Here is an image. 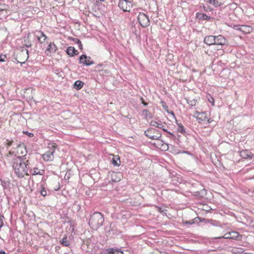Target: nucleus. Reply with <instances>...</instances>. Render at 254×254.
I'll use <instances>...</instances> for the list:
<instances>
[{
	"label": "nucleus",
	"mask_w": 254,
	"mask_h": 254,
	"mask_svg": "<svg viewBox=\"0 0 254 254\" xmlns=\"http://www.w3.org/2000/svg\"><path fill=\"white\" fill-rule=\"evenodd\" d=\"M12 167L14 172L19 178L24 177L27 175L28 169L33 167L32 160L26 157L15 156L12 160Z\"/></svg>",
	"instance_id": "f257e3e1"
},
{
	"label": "nucleus",
	"mask_w": 254,
	"mask_h": 254,
	"mask_svg": "<svg viewBox=\"0 0 254 254\" xmlns=\"http://www.w3.org/2000/svg\"><path fill=\"white\" fill-rule=\"evenodd\" d=\"M104 221L103 215L99 212H95L89 220V224L93 229L97 230L102 226Z\"/></svg>",
	"instance_id": "f03ea898"
},
{
	"label": "nucleus",
	"mask_w": 254,
	"mask_h": 254,
	"mask_svg": "<svg viewBox=\"0 0 254 254\" xmlns=\"http://www.w3.org/2000/svg\"><path fill=\"white\" fill-rule=\"evenodd\" d=\"M57 146V144L54 142L48 144V147L49 150L43 155L44 160L46 161H51L54 159V154Z\"/></svg>",
	"instance_id": "7ed1b4c3"
},
{
	"label": "nucleus",
	"mask_w": 254,
	"mask_h": 254,
	"mask_svg": "<svg viewBox=\"0 0 254 254\" xmlns=\"http://www.w3.org/2000/svg\"><path fill=\"white\" fill-rule=\"evenodd\" d=\"M193 116L196 118V120L199 124H202L205 121L210 123L211 121L207 117V113L205 112H199L195 111Z\"/></svg>",
	"instance_id": "20e7f679"
},
{
	"label": "nucleus",
	"mask_w": 254,
	"mask_h": 254,
	"mask_svg": "<svg viewBox=\"0 0 254 254\" xmlns=\"http://www.w3.org/2000/svg\"><path fill=\"white\" fill-rule=\"evenodd\" d=\"M14 149L16 150L15 156L17 155V156H20V155H21L22 156L21 157L22 158L26 156L27 150L24 143L21 142L18 144H16Z\"/></svg>",
	"instance_id": "39448f33"
},
{
	"label": "nucleus",
	"mask_w": 254,
	"mask_h": 254,
	"mask_svg": "<svg viewBox=\"0 0 254 254\" xmlns=\"http://www.w3.org/2000/svg\"><path fill=\"white\" fill-rule=\"evenodd\" d=\"M137 19L140 25L143 27L148 26L150 24L148 17L143 12H139Z\"/></svg>",
	"instance_id": "423d86ee"
},
{
	"label": "nucleus",
	"mask_w": 254,
	"mask_h": 254,
	"mask_svg": "<svg viewBox=\"0 0 254 254\" xmlns=\"http://www.w3.org/2000/svg\"><path fill=\"white\" fill-rule=\"evenodd\" d=\"M118 6L124 11H129L132 7L130 1L127 0H119Z\"/></svg>",
	"instance_id": "0eeeda50"
},
{
	"label": "nucleus",
	"mask_w": 254,
	"mask_h": 254,
	"mask_svg": "<svg viewBox=\"0 0 254 254\" xmlns=\"http://www.w3.org/2000/svg\"><path fill=\"white\" fill-rule=\"evenodd\" d=\"M79 64L88 66L93 64V62L91 60L90 57L82 55L79 58Z\"/></svg>",
	"instance_id": "6e6552de"
},
{
	"label": "nucleus",
	"mask_w": 254,
	"mask_h": 254,
	"mask_svg": "<svg viewBox=\"0 0 254 254\" xmlns=\"http://www.w3.org/2000/svg\"><path fill=\"white\" fill-rule=\"evenodd\" d=\"M28 170L27 175H42L44 173L43 170H39L37 167H34L33 165V167L29 168Z\"/></svg>",
	"instance_id": "1a4fd4ad"
},
{
	"label": "nucleus",
	"mask_w": 254,
	"mask_h": 254,
	"mask_svg": "<svg viewBox=\"0 0 254 254\" xmlns=\"http://www.w3.org/2000/svg\"><path fill=\"white\" fill-rule=\"evenodd\" d=\"M215 45L218 46H223L227 44V40L222 35H218L215 36Z\"/></svg>",
	"instance_id": "9d476101"
},
{
	"label": "nucleus",
	"mask_w": 254,
	"mask_h": 254,
	"mask_svg": "<svg viewBox=\"0 0 254 254\" xmlns=\"http://www.w3.org/2000/svg\"><path fill=\"white\" fill-rule=\"evenodd\" d=\"M153 131H154V129H149L147 131H145L144 133L145 135L149 138L152 139H159V138L161 136V133L156 132L155 134H152V132Z\"/></svg>",
	"instance_id": "9b49d317"
},
{
	"label": "nucleus",
	"mask_w": 254,
	"mask_h": 254,
	"mask_svg": "<svg viewBox=\"0 0 254 254\" xmlns=\"http://www.w3.org/2000/svg\"><path fill=\"white\" fill-rule=\"evenodd\" d=\"M57 49V46L55 44V43L51 42L49 44L46 50L45 51V54L47 56H50L51 54L55 53Z\"/></svg>",
	"instance_id": "f8f14e48"
},
{
	"label": "nucleus",
	"mask_w": 254,
	"mask_h": 254,
	"mask_svg": "<svg viewBox=\"0 0 254 254\" xmlns=\"http://www.w3.org/2000/svg\"><path fill=\"white\" fill-rule=\"evenodd\" d=\"M35 36L37 38L38 41L40 43H44L47 39L46 36L41 31H36L35 32Z\"/></svg>",
	"instance_id": "ddd939ff"
},
{
	"label": "nucleus",
	"mask_w": 254,
	"mask_h": 254,
	"mask_svg": "<svg viewBox=\"0 0 254 254\" xmlns=\"http://www.w3.org/2000/svg\"><path fill=\"white\" fill-rule=\"evenodd\" d=\"M215 36L210 35L206 36L204 39V42L207 45H215Z\"/></svg>",
	"instance_id": "4468645a"
},
{
	"label": "nucleus",
	"mask_w": 254,
	"mask_h": 254,
	"mask_svg": "<svg viewBox=\"0 0 254 254\" xmlns=\"http://www.w3.org/2000/svg\"><path fill=\"white\" fill-rule=\"evenodd\" d=\"M240 156L244 159H252L253 154L248 150H245L240 152Z\"/></svg>",
	"instance_id": "2eb2a0df"
},
{
	"label": "nucleus",
	"mask_w": 254,
	"mask_h": 254,
	"mask_svg": "<svg viewBox=\"0 0 254 254\" xmlns=\"http://www.w3.org/2000/svg\"><path fill=\"white\" fill-rule=\"evenodd\" d=\"M122 174L121 173L113 172L111 174L112 180L113 182H119L121 180Z\"/></svg>",
	"instance_id": "dca6fc26"
},
{
	"label": "nucleus",
	"mask_w": 254,
	"mask_h": 254,
	"mask_svg": "<svg viewBox=\"0 0 254 254\" xmlns=\"http://www.w3.org/2000/svg\"><path fill=\"white\" fill-rule=\"evenodd\" d=\"M238 29L245 33H249L252 31V28L247 25H241Z\"/></svg>",
	"instance_id": "f3484780"
},
{
	"label": "nucleus",
	"mask_w": 254,
	"mask_h": 254,
	"mask_svg": "<svg viewBox=\"0 0 254 254\" xmlns=\"http://www.w3.org/2000/svg\"><path fill=\"white\" fill-rule=\"evenodd\" d=\"M66 53L70 56H73L74 55H76L78 54V51L72 47H68L66 50Z\"/></svg>",
	"instance_id": "a211bd4d"
},
{
	"label": "nucleus",
	"mask_w": 254,
	"mask_h": 254,
	"mask_svg": "<svg viewBox=\"0 0 254 254\" xmlns=\"http://www.w3.org/2000/svg\"><path fill=\"white\" fill-rule=\"evenodd\" d=\"M238 233L235 232H231L229 233H227L224 235L223 237H219V238H224V239H234V238H237L238 236Z\"/></svg>",
	"instance_id": "6ab92c4d"
},
{
	"label": "nucleus",
	"mask_w": 254,
	"mask_h": 254,
	"mask_svg": "<svg viewBox=\"0 0 254 254\" xmlns=\"http://www.w3.org/2000/svg\"><path fill=\"white\" fill-rule=\"evenodd\" d=\"M84 85V83L80 80L76 81L74 84V88L76 90L81 89Z\"/></svg>",
	"instance_id": "aec40b11"
},
{
	"label": "nucleus",
	"mask_w": 254,
	"mask_h": 254,
	"mask_svg": "<svg viewBox=\"0 0 254 254\" xmlns=\"http://www.w3.org/2000/svg\"><path fill=\"white\" fill-rule=\"evenodd\" d=\"M112 164L114 166H119L121 163L120 157L119 156H114L112 161Z\"/></svg>",
	"instance_id": "412c9836"
},
{
	"label": "nucleus",
	"mask_w": 254,
	"mask_h": 254,
	"mask_svg": "<svg viewBox=\"0 0 254 254\" xmlns=\"http://www.w3.org/2000/svg\"><path fill=\"white\" fill-rule=\"evenodd\" d=\"M150 124L151 126H154L158 128H162L163 127V125H162L161 122H158L154 120L151 121L150 123Z\"/></svg>",
	"instance_id": "4be33fe9"
},
{
	"label": "nucleus",
	"mask_w": 254,
	"mask_h": 254,
	"mask_svg": "<svg viewBox=\"0 0 254 254\" xmlns=\"http://www.w3.org/2000/svg\"><path fill=\"white\" fill-rule=\"evenodd\" d=\"M30 35V33H28L27 34V37H24V45L26 47H30L31 46V43L30 41L29 40V37Z\"/></svg>",
	"instance_id": "5701e85b"
},
{
	"label": "nucleus",
	"mask_w": 254,
	"mask_h": 254,
	"mask_svg": "<svg viewBox=\"0 0 254 254\" xmlns=\"http://www.w3.org/2000/svg\"><path fill=\"white\" fill-rule=\"evenodd\" d=\"M207 2L216 7L222 5V2H219L217 0H207Z\"/></svg>",
	"instance_id": "b1692460"
},
{
	"label": "nucleus",
	"mask_w": 254,
	"mask_h": 254,
	"mask_svg": "<svg viewBox=\"0 0 254 254\" xmlns=\"http://www.w3.org/2000/svg\"><path fill=\"white\" fill-rule=\"evenodd\" d=\"M20 55L23 56L24 59L27 60L28 58V51L27 49L23 48L21 50L20 53Z\"/></svg>",
	"instance_id": "393cba45"
},
{
	"label": "nucleus",
	"mask_w": 254,
	"mask_h": 254,
	"mask_svg": "<svg viewBox=\"0 0 254 254\" xmlns=\"http://www.w3.org/2000/svg\"><path fill=\"white\" fill-rule=\"evenodd\" d=\"M109 250L110 254H124L123 252L121 251L115 250L114 249H110Z\"/></svg>",
	"instance_id": "a878e982"
},
{
	"label": "nucleus",
	"mask_w": 254,
	"mask_h": 254,
	"mask_svg": "<svg viewBox=\"0 0 254 254\" xmlns=\"http://www.w3.org/2000/svg\"><path fill=\"white\" fill-rule=\"evenodd\" d=\"M61 243L64 246H68L69 245V241L67 238L65 237H64L61 241Z\"/></svg>",
	"instance_id": "bb28decb"
},
{
	"label": "nucleus",
	"mask_w": 254,
	"mask_h": 254,
	"mask_svg": "<svg viewBox=\"0 0 254 254\" xmlns=\"http://www.w3.org/2000/svg\"><path fill=\"white\" fill-rule=\"evenodd\" d=\"M197 17L200 19L203 20H208L210 18V17L207 16L206 14H201L199 15H197Z\"/></svg>",
	"instance_id": "cd10ccee"
},
{
	"label": "nucleus",
	"mask_w": 254,
	"mask_h": 254,
	"mask_svg": "<svg viewBox=\"0 0 254 254\" xmlns=\"http://www.w3.org/2000/svg\"><path fill=\"white\" fill-rule=\"evenodd\" d=\"M178 131L181 133H184L185 132V128L184 126L181 124H178Z\"/></svg>",
	"instance_id": "c85d7f7f"
},
{
	"label": "nucleus",
	"mask_w": 254,
	"mask_h": 254,
	"mask_svg": "<svg viewBox=\"0 0 254 254\" xmlns=\"http://www.w3.org/2000/svg\"><path fill=\"white\" fill-rule=\"evenodd\" d=\"M143 114L145 116L146 118L151 117V114L147 110H143Z\"/></svg>",
	"instance_id": "c756f323"
},
{
	"label": "nucleus",
	"mask_w": 254,
	"mask_h": 254,
	"mask_svg": "<svg viewBox=\"0 0 254 254\" xmlns=\"http://www.w3.org/2000/svg\"><path fill=\"white\" fill-rule=\"evenodd\" d=\"M188 103L191 106H194L196 104V100H189L187 101Z\"/></svg>",
	"instance_id": "7c9ffc66"
},
{
	"label": "nucleus",
	"mask_w": 254,
	"mask_h": 254,
	"mask_svg": "<svg viewBox=\"0 0 254 254\" xmlns=\"http://www.w3.org/2000/svg\"><path fill=\"white\" fill-rule=\"evenodd\" d=\"M40 193L42 196H45L47 195V191L45 190L43 187H42L41 190H40Z\"/></svg>",
	"instance_id": "2f4dec72"
},
{
	"label": "nucleus",
	"mask_w": 254,
	"mask_h": 254,
	"mask_svg": "<svg viewBox=\"0 0 254 254\" xmlns=\"http://www.w3.org/2000/svg\"><path fill=\"white\" fill-rule=\"evenodd\" d=\"M164 127V126L163 127ZM162 129L164 131H166L167 132L170 136H169V137L171 138H174L175 137V136L174 135V134H172V133L170 132H168L166 129H165V128H164V127H162Z\"/></svg>",
	"instance_id": "473e14b6"
},
{
	"label": "nucleus",
	"mask_w": 254,
	"mask_h": 254,
	"mask_svg": "<svg viewBox=\"0 0 254 254\" xmlns=\"http://www.w3.org/2000/svg\"><path fill=\"white\" fill-rule=\"evenodd\" d=\"M13 141H10L8 140H6V145L7 146V148H8V147L11 146L13 144Z\"/></svg>",
	"instance_id": "72a5a7b5"
},
{
	"label": "nucleus",
	"mask_w": 254,
	"mask_h": 254,
	"mask_svg": "<svg viewBox=\"0 0 254 254\" xmlns=\"http://www.w3.org/2000/svg\"><path fill=\"white\" fill-rule=\"evenodd\" d=\"M23 133L27 134L28 136L30 137H32L34 136V134L33 133L28 132V131H24Z\"/></svg>",
	"instance_id": "f704fd0d"
},
{
	"label": "nucleus",
	"mask_w": 254,
	"mask_h": 254,
	"mask_svg": "<svg viewBox=\"0 0 254 254\" xmlns=\"http://www.w3.org/2000/svg\"><path fill=\"white\" fill-rule=\"evenodd\" d=\"M6 58L5 56H0V62H4L5 61V58Z\"/></svg>",
	"instance_id": "c9c22d12"
},
{
	"label": "nucleus",
	"mask_w": 254,
	"mask_h": 254,
	"mask_svg": "<svg viewBox=\"0 0 254 254\" xmlns=\"http://www.w3.org/2000/svg\"><path fill=\"white\" fill-rule=\"evenodd\" d=\"M185 224H192L194 223V220H190V221H187L185 222Z\"/></svg>",
	"instance_id": "e433bc0d"
},
{
	"label": "nucleus",
	"mask_w": 254,
	"mask_h": 254,
	"mask_svg": "<svg viewBox=\"0 0 254 254\" xmlns=\"http://www.w3.org/2000/svg\"><path fill=\"white\" fill-rule=\"evenodd\" d=\"M73 41H77V44L78 45H79V44H80V43H81V41L79 39H76V38L73 39Z\"/></svg>",
	"instance_id": "4c0bfd02"
},
{
	"label": "nucleus",
	"mask_w": 254,
	"mask_h": 254,
	"mask_svg": "<svg viewBox=\"0 0 254 254\" xmlns=\"http://www.w3.org/2000/svg\"><path fill=\"white\" fill-rule=\"evenodd\" d=\"M141 101H142V103L144 106H147V104H147V103L143 101V100L142 98H141Z\"/></svg>",
	"instance_id": "58836bf2"
},
{
	"label": "nucleus",
	"mask_w": 254,
	"mask_h": 254,
	"mask_svg": "<svg viewBox=\"0 0 254 254\" xmlns=\"http://www.w3.org/2000/svg\"><path fill=\"white\" fill-rule=\"evenodd\" d=\"M100 254H110L109 253V250H108L107 253H101Z\"/></svg>",
	"instance_id": "ea45409f"
},
{
	"label": "nucleus",
	"mask_w": 254,
	"mask_h": 254,
	"mask_svg": "<svg viewBox=\"0 0 254 254\" xmlns=\"http://www.w3.org/2000/svg\"><path fill=\"white\" fill-rule=\"evenodd\" d=\"M78 47L80 49H82V45L81 43H80V44L78 45Z\"/></svg>",
	"instance_id": "a19ab883"
},
{
	"label": "nucleus",
	"mask_w": 254,
	"mask_h": 254,
	"mask_svg": "<svg viewBox=\"0 0 254 254\" xmlns=\"http://www.w3.org/2000/svg\"><path fill=\"white\" fill-rule=\"evenodd\" d=\"M0 254H5V253L4 251H0Z\"/></svg>",
	"instance_id": "79ce46f5"
},
{
	"label": "nucleus",
	"mask_w": 254,
	"mask_h": 254,
	"mask_svg": "<svg viewBox=\"0 0 254 254\" xmlns=\"http://www.w3.org/2000/svg\"><path fill=\"white\" fill-rule=\"evenodd\" d=\"M100 0L101 1H103V2H104V1H105L106 0Z\"/></svg>",
	"instance_id": "37998d69"
},
{
	"label": "nucleus",
	"mask_w": 254,
	"mask_h": 254,
	"mask_svg": "<svg viewBox=\"0 0 254 254\" xmlns=\"http://www.w3.org/2000/svg\"><path fill=\"white\" fill-rule=\"evenodd\" d=\"M73 41L77 43V41Z\"/></svg>",
	"instance_id": "c03bdc74"
},
{
	"label": "nucleus",
	"mask_w": 254,
	"mask_h": 254,
	"mask_svg": "<svg viewBox=\"0 0 254 254\" xmlns=\"http://www.w3.org/2000/svg\"><path fill=\"white\" fill-rule=\"evenodd\" d=\"M9 153L10 154L11 153V151H9Z\"/></svg>",
	"instance_id": "a18cd8bd"
}]
</instances>
